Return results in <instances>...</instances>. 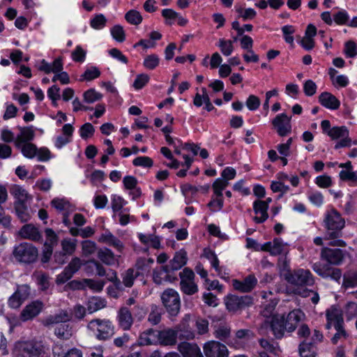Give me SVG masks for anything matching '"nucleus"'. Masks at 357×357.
I'll return each instance as SVG.
<instances>
[{"instance_id":"f257e3e1","label":"nucleus","mask_w":357,"mask_h":357,"mask_svg":"<svg viewBox=\"0 0 357 357\" xmlns=\"http://www.w3.org/2000/svg\"><path fill=\"white\" fill-rule=\"evenodd\" d=\"M324 223L327 229L326 238L331 240L328 245L345 247L346 243L338 239L342 236L341 230L344 227V220L342 218L340 214L336 210L331 209L327 213Z\"/></svg>"},{"instance_id":"f03ea898","label":"nucleus","mask_w":357,"mask_h":357,"mask_svg":"<svg viewBox=\"0 0 357 357\" xmlns=\"http://www.w3.org/2000/svg\"><path fill=\"white\" fill-rule=\"evenodd\" d=\"M86 328L100 341L107 340L114 334V326L107 319H93L89 321Z\"/></svg>"},{"instance_id":"7ed1b4c3","label":"nucleus","mask_w":357,"mask_h":357,"mask_svg":"<svg viewBox=\"0 0 357 357\" xmlns=\"http://www.w3.org/2000/svg\"><path fill=\"white\" fill-rule=\"evenodd\" d=\"M132 311L135 312V316L139 320L142 319L146 314L144 308L139 305H135L131 310L127 306L121 307L117 312L116 320L119 326L124 331L130 330L133 324L134 318Z\"/></svg>"},{"instance_id":"20e7f679","label":"nucleus","mask_w":357,"mask_h":357,"mask_svg":"<svg viewBox=\"0 0 357 357\" xmlns=\"http://www.w3.org/2000/svg\"><path fill=\"white\" fill-rule=\"evenodd\" d=\"M13 256L20 263L31 264L38 259V249L31 243L24 242L15 246Z\"/></svg>"},{"instance_id":"39448f33","label":"nucleus","mask_w":357,"mask_h":357,"mask_svg":"<svg viewBox=\"0 0 357 357\" xmlns=\"http://www.w3.org/2000/svg\"><path fill=\"white\" fill-rule=\"evenodd\" d=\"M284 279L291 284L295 286H312L314 280L312 274L307 269H296L289 271L284 274Z\"/></svg>"},{"instance_id":"423d86ee","label":"nucleus","mask_w":357,"mask_h":357,"mask_svg":"<svg viewBox=\"0 0 357 357\" xmlns=\"http://www.w3.org/2000/svg\"><path fill=\"white\" fill-rule=\"evenodd\" d=\"M162 303L171 317H176L181 309L178 293L173 289H167L161 294Z\"/></svg>"},{"instance_id":"0eeeda50","label":"nucleus","mask_w":357,"mask_h":357,"mask_svg":"<svg viewBox=\"0 0 357 357\" xmlns=\"http://www.w3.org/2000/svg\"><path fill=\"white\" fill-rule=\"evenodd\" d=\"M271 327L274 336L277 339H281L284 335L285 331H287V326L284 321V315L274 314L271 318V321L269 323L265 321L259 328V333L261 335H265L266 329Z\"/></svg>"},{"instance_id":"6e6552de","label":"nucleus","mask_w":357,"mask_h":357,"mask_svg":"<svg viewBox=\"0 0 357 357\" xmlns=\"http://www.w3.org/2000/svg\"><path fill=\"white\" fill-rule=\"evenodd\" d=\"M180 289L185 295L192 296L198 292V286L195 282V273L189 268H185L180 272Z\"/></svg>"},{"instance_id":"1a4fd4ad","label":"nucleus","mask_w":357,"mask_h":357,"mask_svg":"<svg viewBox=\"0 0 357 357\" xmlns=\"http://www.w3.org/2000/svg\"><path fill=\"white\" fill-rule=\"evenodd\" d=\"M327 135L333 139L339 141L335 145V149H338L342 147H349L351 139L349 137V132L346 126H335L328 130Z\"/></svg>"},{"instance_id":"9d476101","label":"nucleus","mask_w":357,"mask_h":357,"mask_svg":"<svg viewBox=\"0 0 357 357\" xmlns=\"http://www.w3.org/2000/svg\"><path fill=\"white\" fill-rule=\"evenodd\" d=\"M82 265L83 261L79 257H75L72 258L68 266L57 275L56 283L61 284L68 281L81 268Z\"/></svg>"},{"instance_id":"9b49d317","label":"nucleus","mask_w":357,"mask_h":357,"mask_svg":"<svg viewBox=\"0 0 357 357\" xmlns=\"http://www.w3.org/2000/svg\"><path fill=\"white\" fill-rule=\"evenodd\" d=\"M29 296L30 287L29 285H17L14 294L9 297L8 304L11 308L17 309L29 298Z\"/></svg>"},{"instance_id":"f8f14e48","label":"nucleus","mask_w":357,"mask_h":357,"mask_svg":"<svg viewBox=\"0 0 357 357\" xmlns=\"http://www.w3.org/2000/svg\"><path fill=\"white\" fill-rule=\"evenodd\" d=\"M252 303L253 299L250 296H237L232 295L228 296L225 301L227 309L230 312L241 310Z\"/></svg>"},{"instance_id":"ddd939ff","label":"nucleus","mask_w":357,"mask_h":357,"mask_svg":"<svg viewBox=\"0 0 357 357\" xmlns=\"http://www.w3.org/2000/svg\"><path fill=\"white\" fill-rule=\"evenodd\" d=\"M312 270L324 278H331L335 281H340L342 275L340 268L332 267L328 264L315 263L312 266Z\"/></svg>"},{"instance_id":"4468645a","label":"nucleus","mask_w":357,"mask_h":357,"mask_svg":"<svg viewBox=\"0 0 357 357\" xmlns=\"http://www.w3.org/2000/svg\"><path fill=\"white\" fill-rule=\"evenodd\" d=\"M206 357H228L227 347L217 341H209L204 345Z\"/></svg>"},{"instance_id":"2eb2a0df","label":"nucleus","mask_w":357,"mask_h":357,"mask_svg":"<svg viewBox=\"0 0 357 357\" xmlns=\"http://www.w3.org/2000/svg\"><path fill=\"white\" fill-rule=\"evenodd\" d=\"M291 117L285 114L277 115L272 121V124L280 136L284 137L291 131Z\"/></svg>"},{"instance_id":"dca6fc26","label":"nucleus","mask_w":357,"mask_h":357,"mask_svg":"<svg viewBox=\"0 0 357 357\" xmlns=\"http://www.w3.org/2000/svg\"><path fill=\"white\" fill-rule=\"evenodd\" d=\"M326 317L327 319L326 328L327 329L331 328L332 326L335 328H340L344 324L342 310L337 307L332 306L328 309Z\"/></svg>"},{"instance_id":"f3484780","label":"nucleus","mask_w":357,"mask_h":357,"mask_svg":"<svg viewBox=\"0 0 357 357\" xmlns=\"http://www.w3.org/2000/svg\"><path fill=\"white\" fill-rule=\"evenodd\" d=\"M19 349L23 357H40L43 351L40 344L32 341L20 343L19 344ZM43 356H45L43 355Z\"/></svg>"},{"instance_id":"a211bd4d","label":"nucleus","mask_w":357,"mask_h":357,"mask_svg":"<svg viewBox=\"0 0 357 357\" xmlns=\"http://www.w3.org/2000/svg\"><path fill=\"white\" fill-rule=\"evenodd\" d=\"M321 258L332 265H339L344 258L343 251L340 249L324 248L321 252Z\"/></svg>"},{"instance_id":"6ab92c4d","label":"nucleus","mask_w":357,"mask_h":357,"mask_svg":"<svg viewBox=\"0 0 357 357\" xmlns=\"http://www.w3.org/2000/svg\"><path fill=\"white\" fill-rule=\"evenodd\" d=\"M257 284V279L253 275H249L242 281L238 280H232L233 287L242 293L250 292L255 287Z\"/></svg>"},{"instance_id":"aec40b11","label":"nucleus","mask_w":357,"mask_h":357,"mask_svg":"<svg viewBox=\"0 0 357 357\" xmlns=\"http://www.w3.org/2000/svg\"><path fill=\"white\" fill-rule=\"evenodd\" d=\"M178 351L183 357H204L200 348L195 343L181 342L178 344Z\"/></svg>"},{"instance_id":"412c9836","label":"nucleus","mask_w":357,"mask_h":357,"mask_svg":"<svg viewBox=\"0 0 357 357\" xmlns=\"http://www.w3.org/2000/svg\"><path fill=\"white\" fill-rule=\"evenodd\" d=\"M153 279L155 283L160 284L163 282H174L177 278L166 266H162L159 269L153 271Z\"/></svg>"},{"instance_id":"4be33fe9","label":"nucleus","mask_w":357,"mask_h":357,"mask_svg":"<svg viewBox=\"0 0 357 357\" xmlns=\"http://www.w3.org/2000/svg\"><path fill=\"white\" fill-rule=\"evenodd\" d=\"M43 303L38 301L31 302L22 310L20 314V319L23 321L31 320L36 317L42 310Z\"/></svg>"},{"instance_id":"5701e85b","label":"nucleus","mask_w":357,"mask_h":357,"mask_svg":"<svg viewBox=\"0 0 357 357\" xmlns=\"http://www.w3.org/2000/svg\"><path fill=\"white\" fill-rule=\"evenodd\" d=\"M187 253L184 250H181L176 252L174 258L171 259L168 264L165 265L172 273L174 271L181 269L187 263Z\"/></svg>"},{"instance_id":"b1692460","label":"nucleus","mask_w":357,"mask_h":357,"mask_svg":"<svg viewBox=\"0 0 357 357\" xmlns=\"http://www.w3.org/2000/svg\"><path fill=\"white\" fill-rule=\"evenodd\" d=\"M178 331L167 328L158 331V342L165 346L176 344Z\"/></svg>"},{"instance_id":"393cba45","label":"nucleus","mask_w":357,"mask_h":357,"mask_svg":"<svg viewBox=\"0 0 357 357\" xmlns=\"http://www.w3.org/2000/svg\"><path fill=\"white\" fill-rule=\"evenodd\" d=\"M19 235L24 239H29L33 241H40L42 235L38 228L32 224L24 225L20 230Z\"/></svg>"},{"instance_id":"a878e982","label":"nucleus","mask_w":357,"mask_h":357,"mask_svg":"<svg viewBox=\"0 0 357 357\" xmlns=\"http://www.w3.org/2000/svg\"><path fill=\"white\" fill-rule=\"evenodd\" d=\"M286 244L281 238H275L273 242H267L261 247V250L269 252L271 255H278L287 252L285 250Z\"/></svg>"},{"instance_id":"bb28decb","label":"nucleus","mask_w":357,"mask_h":357,"mask_svg":"<svg viewBox=\"0 0 357 357\" xmlns=\"http://www.w3.org/2000/svg\"><path fill=\"white\" fill-rule=\"evenodd\" d=\"M10 192L15 199L14 204H27L32 199L28 192L18 185H13L10 189Z\"/></svg>"},{"instance_id":"cd10ccee","label":"nucleus","mask_w":357,"mask_h":357,"mask_svg":"<svg viewBox=\"0 0 357 357\" xmlns=\"http://www.w3.org/2000/svg\"><path fill=\"white\" fill-rule=\"evenodd\" d=\"M254 211L257 216L254 218V220L257 223L264 222L268 218L267 211L268 206L267 202H264L261 200H257L253 204Z\"/></svg>"},{"instance_id":"c85d7f7f","label":"nucleus","mask_w":357,"mask_h":357,"mask_svg":"<svg viewBox=\"0 0 357 357\" xmlns=\"http://www.w3.org/2000/svg\"><path fill=\"white\" fill-rule=\"evenodd\" d=\"M303 317V312L299 310H294L290 312L287 317H284V321L287 326V331H294L298 322L301 321Z\"/></svg>"},{"instance_id":"c756f323","label":"nucleus","mask_w":357,"mask_h":357,"mask_svg":"<svg viewBox=\"0 0 357 357\" xmlns=\"http://www.w3.org/2000/svg\"><path fill=\"white\" fill-rule=\"evenodd\" d=\"M71 319L70 314L66 310H60L56 314L50 315L43 320V324L45 326L63 323Z\"/></svg>"},{"instance_id":"7c9ffc66","label":"nucleus","mask_w":357,"mask_h":357,"mask_svg":"<svg viewBox=\"0 0 357 357\" xmlns=\"http://www.w3.org/2000/svg\"><path fill=\"white\" fill-rule=\"evenodd\" d=\"M97 256L98 259L105 264L113 266L119 264V256H116L113 252L108 248H102L98 251Z\"/></svg>"},{"instance_id":"2f4dec72","label":"nucleus","mask_w":357,"mask_h":357,"mask_svg":"<svg viewBox=\"0 0 357 357\" xmlns=\"http://www.w3.org/2000/svg\"><path fill=\"white\" fill-rule=\"evenodd\" d=\"M319 102L330 109H337L340 105V101L335 96L328 92H323L319 97Z\"/></svg>"},{"instance_id":"473e14b6","label":"nucleus","mask_w":357,"mask_h":357,"mask_svg":"<svg viewBox=\"0 0 357 357\" xmlns=\"http://www.w3.org/2000/svg\"><path fill=\"white\" fill-rule=\"evenodd\" d=\"M138 342L140 345H151L158 343V331L150 328L144 331L140 334Z\"/></svg>"},{"instance_id":"72a5a7b5","label":"nucleus","mask_w":357,"mask_h":357,"mask_svg":"<svg viewBox=\"0 0 357 357\" xmlns=\"http://www.w3.org/2000/svg\"><path fill=\"white\" fill-rule=\"evenodd\" d=\"M34 136L35 132L31 127L20 128V133L17 135L15 141V146L20 148L21 144L31 141Z\"/></svg>"},{"instance_id":"f704fd0d","label":"nucleus","mask_w":357,"mask_h":357,"mask_svg":"<svg viewBox=\"0 0 357 357\" xmlns=\"http://www.w3.org/2000/svg\"><path fill=\"white\" fill-rule=\"evenodd\" d=\"M98 241L113 246L119 252H121L124 248L123 243L109 231L102 234L98 238Z\"/></svg>"},{"instance_id":"c9c22d12","label":"nucleus","mask_w":357,"mask_h":357,"mask_svg":"<svg viewBox=\"0 0 357 357\" xmlns=\"http://www.w3.org/2000/svg\"><path fill=\"white\" fill-rule=\"evenodd\" d=\"M107 302L100 297L93 296L89 299L86 303L87 311L91 314L106 307Z\"/></svg>"},{"instance_id":"e433bc0d","label":"nucleus","mask_w":357,"mask_h":357,"mask_svg":"<svg viewBox=\"0 0 357 357\" xmlns=\"http://www.w3.org/2000/svg\"><path fill=\"white\" fill-rule=\"evenodd\" d=\"M299 354L301 357H316V348L312 342L304 340L299 345Z\"/></svg>"},{"instance_id":"4c0bfd02","label":"nucleus","mask_w":357,"mask_h":357,"mask_svg":"<svg viewBox=\"0 0 357 357\" xmlns=\"http://www.w3.org/2000/svg\"><path fill=\"white\" fill-rule=\"evenodd\" d=\"M342 286L346 288H354L357 287V272L349 270L343 275Z\"/></svg>"},{"instance_id":"58836bf2","label":"nucleus","mask_w":357,"mask_h":357,"mask_svg":"<svg viewBox=\"0 0 357 357\" xmlns=\"http://www.w3.org/2000/svg\"><path fill=\"white\" fill-rule=\"evenodd\" d=\"M14 205L16 214L22 222H27L31 219V213L27 204Z\"/></svg>"},{"instance_id":"ea45409f","label":"nucleus","mask_w":357,"mask_h":357,"mask_svg":"<svg viewBox=\"0 0 357 357\" xmlns=\"http://www.w3.org/2000/svg\"><path fill=\"white\" fill-rule=\"evenodd\" d=\"M77 242L76 239L71 238H64L61 242V245L62 248V252H64L67 255H72L77 248Z\"/></svg>"},{"instance_id":"a19ab883","label":"nucleus","mask_w":357,"mask_h":357,"mask_svg":"<svg viewBox=\"0 0 357 357\" xmlns=\"http://www.w3.org/2000/svg\"><path fill=\"white\" fill-rule=\"evenodd\" d=\"M203 256L208 259L211 266L215 269L218 275L221 274V267L219 266V260L214 252L210 249H204Z\"/></svg>"},{"instance_id":"79ce46f5","label":"nucleus","mask_w":357,"mask_h":357,"mask_svg":"<svg viewBox=\"0 0 357 357\" xmlns=\"http://www.w3.org/2000/svg\"><path fill=\"white\" fill-rule=\"evenodd\" d=\"M82 253L84 257L93 255L97 250V245L94 241L85 240L81 243Z\"/></svg>"},{"instance_id":"37998d69","label":"nucleus","mask_w":357,"mask_h":357,"mask_svg":"<svg viewBox=\"0 0 357 357\" xmlns=\"http://www.w3.org/2000/svg\"><path fill=\"white\" fill-rule=\"evenodd\" d=\"M87 307L86 308L81 304H76L71 309L70 314L71 319H74L77 321L82 320L86 315Z\"/></svg>"},{"instance_id":"c03bdc74","label":"nucleus","mask_w":357,"mask_h":357,"mask_svg":"<svg viewBox=\"0 0 357 357\" xmlns=\"http://www.w3.org/2000/svg\"><path fill=\"white\" fill-rule=\"evenodd\" d=\"M139 272L133 268L128 269L123 275V283L127 287H131L133 285L134 280L139 276Z\"/></svg>"},{"instance_id":"a18cd8bd","label":"nucleus","mask_w":357,"mask_h":357,"mask_svg":"<svg viewBox=\"0 0 357 357\" xmlns=\"http://www.w3.org/2000/svg\"><path fill=\"white\" fill-rule=\"evenodd\" d=\"M45 234L46 236L45 247L53 248L58 243L59 236L53 229L50 228H47L45 230Z\"/></svg>"},{"instance_id":"49530a36","label":"nucleus","mask_w":357,"mask_h":357,"mask_svg":"<svg viewBox=\"0 0 357 357\" xmlns=\"http://www.w3.org/2000/svg\"><path fill=\"white\" fill-rule=\"evenodd\" d=\"M19 149H21L23 155L28 158H33L37 154L36 146L29 142L21 144Z\"/></svg>"},{"instance_id":"de8ad7c7","label":"nucleus","mask_w":357,"mask_h":357,"mask_svg":"<svg viewBox=\"0 0 357 357\" xmlns=\"http://www.w3.org/2000/svg\"><path fill=\"white\" fill-rule=\"evenodd\" d=\"M139 238L140 241L144 243V245H147L149 243H151V246L153 248L158 249L160 246V241L158 236L155 235H144L142 234H139Z\"/></svg>"},{"instance_id":"09e8293b","label":"nucleus","mask_w":357,"mask_h":357,"mask_svg":"<svg viewBox=\"0 0 357 357\" xmlns=\"http://www.w3.org/2000/svg\"><path fill=\"white\" fill-rule=\"evenodd\" d=\"M126 21L132 25H139L142 22V16L136 10H130L125 15Z\"/></svg>"},{"instance_id":"8fccbe9b","label":"nucleus","mask_w":357,"mask_h":357,"mask_svg":"<svg viewBox=\"0 0 357 357\" xmlns=\"http://www.w3.org/2000/svg\"><path fill=\"white\" fill-rule=\"evenodd\" d=\"M51 205L59 211H67L70 208V202L64 198L53 199Z\"/></svg>"},{"instance_id":"3c124183","label":"nucleus","mask_w":357,"mask_h":357,"mask_svg":"<svg viewBox=\"0 0 357 357\" xmlns=\"http://www.w3.org/2000/svg\"><path fill=\"white\" fill-rule=\"evenodd\" d=\"M107 19L102 14L96 15L91 20L90 25L94 29H102L106 26Z\"/></svg>"},{"instance_id":"603ef678","label":"nucleus","mask_w":357,"mask_h":357,"mask_svg":"<svg viewBox=\"0 0 357 357\" xmlns=\"http://www.w3.org/2000/svg\"><path fill=\"white\" fill-rule=\"evenodd\" d=\"M259 343L261 348L264 349V351H268L271 354H273L275 356H278L280 353V349L278 345H274L271 344L269 341L265 339H260L259 340Z\"/></svg>"},{"instance_id":"864d4df0","label":"nucleus","mask_w":357,"mask_h":357,"mask_svg":"<svg viewBox=\"0 0 357 357\" xmlns=\"http://www.w3.org/2000/svg\"><path fill=\"white\" fill-rule=\"evenodd\" d=\"M111 34L117 42L122 43L126 39V33L122 26L114 25L110 30Z\"/></svg>"},{"instance_id":"5fc2aeb1","label":"nucleus","mask_w":357,"mask_h":357,"mask_svg":"<svg viewBox=\"0 0 357 357\" xmlns=\"http://www.w3.org/2000/svg\"><path fill=\"white\" fill-rule=\"evenodd\" d=\"M83 96L84 101L86 103L91 104L100 100L102 97V95L96 91L94 89H91L85 91L83 94Z\"/></svg>"},{"instance_id":"6e6d98bb","label":"nucleus","mask_w":357,"mask_h":357,"mask_svg":"<svg viewBox=\"0 0 357 357\" xmlns=\"http://www.w3.org/2000/svg\"><path fill=\"white\" fill-rule=\"evenodd\" d=\"M278 304L277 299H271L267 304L261 306L262 310H261V314L266 318L271 317L273 314L275 308Z\"/></svg>"},{"instance_id":"4d7b16f0","label":"nucleus","mask_w":357,"mask_h":357,"mask_svg":"<svg viewBox=\"0 0 357 357\" xmlns=\"http://www.w3.org/2000/svg\"><path fill=\"white\" fill-rule=\"evenodd\" d=\"M55 335L62 339L67 340L72 335L68 324H61L55 328Z\"/></svg>"},{"instance_id":"13d9d810","label":"nucleus","mask_w":357,"mask_h":357,"mask_svg":"<svg viewBox=\"0 0 357 357\" xmlns=\"http://www.w3.org/2000/svg\"><path fill=\"white\" fill-rule=\"evenodd\" d=\"M218 45L220 48L221 52L225 56H229L234 50L233 42L229 40H226L223 38H221L219 40Z\"/></svg>"},{"instance_id":"bf43d9fd","label":"nucleus","mask_w":357,"mask_h":357,"mask_svg":"<svg viewBox=\"0 0 357 357\" xmlns=\"http://www.w3.org/2000/svg\"><path fill=\"white\" fill-rule=\"evenodd\" d=\"M100 75V72L98 68L92 66L89 68H87L84 74L82 75L81 81L86 80L91 81L98 77Z\"/></svg>"},{"instance_id":"052dcab7","label":"nucleus","mask_w":357,"mask_h":357,"mask_svg":"<svg viewBox=\"0 0 357 357\" xmlns=\"http://www.w3.org/2000/svg\"><path fill=\"white\" fill-rule=\"evenodd\" d=\"M159 62L160 59L156 54H150L144 59L143 64L146 68L153 70L159 65Z\"/></svg>"},{"instance_id":"680f3d73","label":"nucleus","mask_w":357,"mask_h":357,"mask_svg":"<svg viewBox=\"0 0 357 357\" xmlns=\"http://www.w3.org/2000/svg\"><path fill=\"white\" fill-rule=\"evenodd\" d=\"M94 132L95 128L90 123H84L79 129L80 137L84 139H86L92 137L94 134Z\"/></svg>"},{"instance_id":"e2e57ef3","label":"nucleus","mask_w":357,"mask_h":357,"mask_svg":"<svg viewBox=\"0 0 357 357\" xmlns=\"http://www.w3.org/2000/svg\"><path fill=\"white\" fill-rule=\"evenodd\" d=\"M161 310L157 306H153L149 314L148 320L152 325H156L161 320Z\"/></svg>"},{"instance_id":"0e129e2a","label":"nucleus","mask_w":357,"mask_h":357,"mask_svg":"<svg viewBox=\"0 0 357 357\" xmlns=\"http://www.w3.org/2000/svg\"><path fill=\"white\" fill-rule=\"evenodd\" d=\"M83 282L84 287H88L91 289L96 291H102L105 285V282L103 281H97L93 279H84Z\"/></svg>"},{"instance_id":"69168bd1","label":"nucleus","mask_w":357,"mask_h":357,"mask_svg":"<svg viewBox=\"0 0 357 357\" xmlns=\"http://www.w3.org/2000/svg\"><path fill=\"white\" fill-rule=\"evenodd\" d=\"M150 77L147 74H139L137 75L134 82L133 87L137 89H142L149 81Z\"/></svg>"},{"instance_id":"338daca9","label":"nucleus","mask_w":357,"mask_h":357,"mask_svg":"<svg viewBox=\"0 0 357 357\" xmlns=\"http://www.w3.org/2000/svg\"><path fill=\"white\" fill-rule=\"evenodd\" d=\"M230 328L226 325L218 326L215 332L214 335L215 337L220 340L227 339L230 335Z\"/></svg>"},{"instance_id":"774afa93","label":"nucleus","mask_w":357,"mask_h":357,"mask_svg":"<svg viewBox=\"0 0 357 357\" xmlns=\"http://www.w3.org/2000/svg\"><path fill=\"white\" fill-rule=\"evenodd\" d=\"M344 53L349 58H353L357 55V47L354 41L349 40L345 43Z\"/></svg>"}]
</instances>
